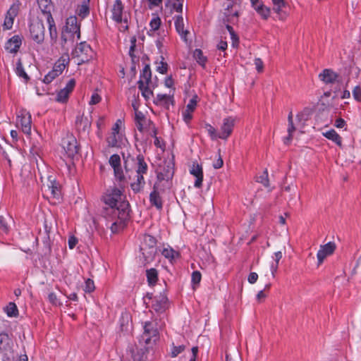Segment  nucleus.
Here are the masks:
<instances>
[{
    "instance_id": "nucleus-1",
    "label": "nucleus",
    "mask_w": 361,
    "mask_h": 361,
    "mask_svg": "<svg viewBox=\"0 0 361 361\" xmlns=\"http://www.w3.org/2000/svg\"><path fill=\"white\" fill-rule=\"evenodd\" d=\"M102 200L104 206L101 214L106 219L114 221L111 230L116 233L122 230L130 219V204L126 200L123 192L116 187L107 189Z\"/></svg>"
},
{
    "instance_id": "nucleus-2",
    "label": "nucleus",
    "mask_w": 361,
    "mask_h": 361,
    "mask_svg": "<svg viewBox=\"0 0 361 361\" xmlns=\"http://www.w3.org/2000/svg\"><path fill=\"white\" fill-rule=\"evenodd\" d=\"M143 300L147 307L152 301V308L158 314L164 313L169 307V299L164 293L156 296L152 293H147L143 297Z\"/></svg>"
},
{
    "instance_id": "nucleus-3",
    "label": "nucleus",
    "mask_w": 361,
    "mask_h": 361,
    "mask_svg": "<svg viewBox=\"0 0 361 361\" xmlns=\"http://www.w3.org/2000/svg\"><path fill=\"white\" fill-rule=\"evenodd\" d=\"M75 35L78 39L80 37V25L75 16H70L66 19V25L61 32V44H65L68 41H74Z\"/></svg>"
},
{
    "instance_id": "nucleus-4",
    "label": "nucleus",
    "mask_w": 361,
    "mask_h": 361,
    "mask_svg": "<svg viewBox=\"0 0 361 361\" xmlns=\"http://www.w3.org/2000/svg\"><path fill=\"white\" fill-rule=\"evenodd\" d=\"M143 329L144 331L142 337L147 345L155 344L159 340V331L157 319L145 322L143 323Z\"/></svg>"
},
{
    "instance_id": "nucleus-5",
    "label": "nucleus",
    "mask_w": 361,
    "mask_h": 361,
    "mask_svg": "<svg viewBox=\"0 0 361 361\" xmlns=\"http://www.w3.org/2000/svg\"><path fill=\"white\" fill-rule=\"evenodd\" d=\"M13 349V342L12 339L6 333L0 334V354L2 355V360L4 359H12V352Z\"/></svg>"
},
{
    "instance_id": "nucleus-6",
    "label": "nucleus",
    "mask_w": 361,
    "mask_h": 361,
    "mask_svg": "<svg viewBox=\"0 0 361 361\" xmlns=\"http://www.w3.org/2000/svg\"><path fill=\"white\" fill-rule=\"evenodd\" d=\"M44 26L42 20H35L30 24V37L37 44H42L44 40Z\"/></svg>"
},
{
    "instance_id": "nucleus-7",
    "label": "nucleus",
    "mask_w": 361,
    "mask_h": 361,
    "mask_svg": "<svg viewBox=\"0 0 361 361\" xmlns=\"http://www.w3.org/2000/svg\"><path fill=\"white\" fill-rule=\"evenodd\" d=\"M147 351V348L130 346L126 349V354L122 355L121 361H130V359L133 361H143Z\"/></svg>"
},
{
    "instance_id": "nucleus-8",
    "label": "nucleus",
    "mask_w": 361,
    "mask_h": 361,
    "mask_svg": "<svg viewBox=\"0 0 361 361\" xmlns=\"http://www.w3.org/2000/svg\"><path fill=\"white\" fill-rule=\"evenodd\" d=\"M63 148L68 158L73 159L78 154L80 145L76 138L70 135L63 140Z\"/></svg>"
},
{
    "instance_id": "nucleus-9",
    "label": "nucleus",
    "mask_w": 361,
    "mask_h": 361,
    "mask_svg": "<svg viewBox=\"0 0 361 361\" xmlns=\"http://www.w3.org/2000/svg\"><path fill=\"white\" fill-rule=\"evenodd\" d=\"M235 125V119L232 117H227L223 120V124L218 134V138L226 140L232 133Z\"/></svg>"
},
{
    "instance_id": "nucleus-10",
    "label": "nucleus",
    "mask_w": 361,
    "mask_h": 361,
    "mask_svg": "<svg viewBox=\"0 0 361 361\" xmlns=\"http://www.w3.org/2000/svg\"><path fill=\"white\" fill-rule=\"evenodd\" d=\"M336 250V244L333 242H329L328 243L321 245L320 249L317 252V257L318 259V265L323 263L324 259L332 255Z\"/></svg>"
},
{
    "instance_id": "nucleus-11",
    "label": "nucleus",
    "mask_w": 361,
    "mask_h": 361,
    "mask_svg": "<svg viewBox=\"0 0 361 361\" xmlns=\"http://www.w3.org/2000/svg\"><path fill=\"white\" fill-rule=\"evenodd\" d=\"M92 121L90 118L88 116H85L83 114L76 116L75 127L80 133H88Z\"/></svg>"
},
{
    "instance_id": "nucleus-12",
    "label": "nucleus",
    "mask_w": 361,
    "mask_h": 361,
    "mask_svg": "<svg viewBox=\"0 0 361 361\" xmlns=\"http://www.w3.org/2000/svg\"><path fill=\"white\" fill-rule=\"evenodd\" d=\"M159 184L155 183L153 185V190L149 194V202L151 205L154 206L158 210H161L163 208V202L159 192L158 191Z\"/></svg>"
},
{
    "instance_id": "nucleus-13",
    "label": "nucleus",
    "mask_w": 361,
    "mask_h": 361,
    "mask_svg": "<svg viewBox=\"0 0 361 361\" xmlns=\"http://www.w3.org/2000/svg\"><path fill=\"white\" fill-rule=\"evenodd\" d=\"M18 118V123L20 125L23 132L25 134H30L32 124L30 114L29 112H23Z\"/></svg>"
},
{
    "instance_id": "nucleus-14",
    "label": "nucleus",
    "mask_w": 361,
    "mask_h": 361,
    "mask_svg": "<svg viewBox=\"0 0 361 361\" xmlns=\"http://www.w3.org/2000/svg\"><path fill=\"white\" fill-rule=\"evenodd\" d=\"M48 189L51 192V197L57 200L61 198V186L52 176L48 177Z\"/></svg>"
},
{
    "instance_id": "nucleus-15",
    "label": "nucleus",
    "mask_w": 361,
    "mask_h": 361,
    "mask_svg": "<svg viewBox=\"0 0 361 361\" xmlns=\"http://www.w3.org/2000/svg\"><path fill=\"white\" fill-rule=\"evenodd\" d=\"M21 44V37L19 35H14L6 42L5 49L9 53L16 54L18 51Z\"/></svg>"
},
{
    "instance_id": "nucleus-16",
    "label": "nucleus",
    "mask_w": 361,
    "mask_h": 361,
    "mask_svg": "<svg viewBox=\"0 0 361 361\" xmlns=\"http://www.w3.org/2000/svg\"><path fill=\"white\" fill-rule=\"evenodd\" d=\"M190 172L192 175L196 177L194 186L197 188H201L203 181V170L202 166L194 163L192 169L190 170Z\"/></svg>"
},
{
    "instance_id": "nucleus-17",
    "label": "nucleus",
    "mask_w": 361,
    "mask_h": 361,
    "mask_svg": "<svg viewBox=\"0 0 361 361\" xmlns=\"http://www.w3.org/2000/svg\"><path fill=\"white\" fill-rule=\"evenodd\" d=\"M18 14V6L15 5H12L10 8L8 10L4 22V28L5 30H9L12 27L13 24L14 18Z\"/></svg>"
},
{
    "instance_id": "nucleus-18",
    "label": "nucleus",
    "mask_w": 361,
    "mask_h": 361,
    "mask_svg": "<svg viewBox=\"0 0 361 361\" xmlns=\"http://www.w3.org/2000/svg\"><path fill=\"white\" fill-rule=\"evenodd\" d=\"M157 247H140V251L142 252L143 257V265L146 266L154 260L157 255Z\"/></svg>"
},
{
    "instance_id": "nucleus-19",
    "label": "nucleus",
    "mask_w": 361,
    "mask_h": 361,
    "mask_svg": "<svg viewBox=\"0 0 361 361\" xmlns=\"http://www.w3.org/2000/svg\"><path fill=\"white\" fill-rule=\"evenodd\" d=\"M137 85L138 89L141 91L142 97L147 101L149 99L151 96H153V90L151 88L154 89L157 86V84L145 85L142 80H139L137 81Z\"/></svg>"
},
{
    "instance_id": "nucleus-20",
    "label": "nucleus",
    "mask_w": 361,
    "mask_h": 361,
    "mask_svg": "<svg viewBox=\"0 0 361 361\" xmlns=\"http://www.w3.org/2000/svg\"><path fill=\"white\" fill-rule=\"evenodd\" d=\"M123 5L121 0H116L111 10L112 19L118 23L122 22Z\"/></svg>"
},
{
    "instance_id": "nucleus-21",
    "label": "nucleus",
    "mask_w": 361,
    "mask_h": 361,
    "mask_svg": "<svg viewBox=\"0 0 361 361\" xmlns=\"http://www.w3.org/2000/svg\"><path fill=\"white\" fill-rule=\"evenodd\" d=\"M173 169L170 164L164 166L162 169H161V171L157 173V181H169L171 180L173 176Z\"/></svg>"
},
{
    "instance_id": "nucleus-22",
    "label": "nucleus",
    "mask_w": 361,
    "mask_h": 361,
    "mask_svg": "<svg viewBox=\"0 0 361 361\" xmlns=\"http://www.w3.org/2000/svg\"><path fill=\"white\" fill-rule=\"evenodd\" d=\"M338 75L331 69H324L319 75V78L325 84H332L336 81Z\"/></svg>"
},
{
    "instance_id": "nucleus-23",
    "label": "nucleus",
    "mask_w": 361,
    "mask_h": 361,
    "mask_svg": "<svg viewBox=\"0 0 361 361\" xmlns=\"http://www.w3.org/2000/svg\"><path fill=\"white\" fill-rule=\"evenodd\" d=\"M238 0H226L224 4L225 6V12H224V21L229 23L231 21L232 17L238 18L239 13L238 11L234 12L233 14L231 13L230 10L233 7V6L237 3Z\"/></svg>"
},
{
    "instance_id": "nucleus-24",
    "label": "nucleus",
    "mask_w": 361,
    "mask_h": 361,
    "mask_svg": "<svg viewBox=\"0 0 361 361\" xmlns=\"http://www.w3.org/2000/svg\"><path fill=\"white\" fill-rule=\"evenodd\" d=\"M154 103L156 105H162L165 108L169 109V104H174L173 95L158 94L154 101Z\"/></svg>"
},
{
    "instance_id": "nucleus-25",
    "label": "nucleus",
    "mask_w": 361,
    "mask_h": 361,
    "mask_svg": "<svg viewBox=\"0 0 361 361\" xmlns=\"http://www.w3.org/2000/svg\"><path fill=\"white\" fill-rule=\"evenodd\" d=\"M135 161V167L136 173H147L148 171V166L142 154H139L135 159H133Z\"/></svg>"
},
{
    "instance_id": "nucleus-26",
    "label": "nucleus",
    "mask_w": 361,
    "mask_h": 361,
    "mask_svg": "<svg viewBox=\"0 0 361 361\" xmlns=\"http://www.w3.org/2000/svg\"><path fill=\"white\" fill-rule=\"evenodd\" d=\"M146 173H137L136 180L130 184V188L134 193H139L143 190L145 185V180L144 178V175Z\"/></svg>"
},
{
    "instance_id": "nucleus-27",
    "label": "nucleus",
    "mask_w": 361,
    "mask_h": 361,
    "mask_svg": "<svg viewBox=\"0 0 361 361\" xmlns=\"http://www.w3.org/2000/svg\"><path fill=\"white\" fill-rule=\"evenodd\" d=\"M40 249L42 250V254L44 256H49L51 253L50 238L49 232L47 230V227L45 228V233L42 237V244L40 247Z\"/></svg>"
},
{
    "instance_id": "nucleus-28",
    "label": "nucleus",
    "mask_w": 361,
    "mask_h": 361,
    "mask_svg": "<svg viewBox=\"0 0 361 361\" xmlns=\"http://www.w3.org/2000/svg\"><path fill=\"white\" fill-rule=\"evenodd\" d=\"M69 61L68 55L62 56L55 62L52 69H54L60 75L68 65Z\"/></svg>"
},
{
    "instance_id": "nucleus-29",
    "label": "nucleus",
    "mask_w": 361,
    "mask_h": 361,
    "mask_svg": "<svg viewBox=\"0 0 361 361\" xmlns=\"http://www.w3.org/2000/svg\"><path fill=\"white\" fill-rule=\"evenodd\" d=\"M288 135L284 137L283 139V143L286 145H288L292 140H293V133L295 131V128L293 124V114L292 112H290L288 116Z\"/></svg>"
},
{
    "instance_id": "nucleus-30",
    "label": "nucleus",
    "mask_w": 361,
    "mask_h": 361,
    "mask_svg": "<svg viewBox=\"0 0 361 361\" xmlns=\"http://www.w3.org/2000/svg\"><path fill=\"white\" fill-rule=\"evenodd\" d=\"M175 27L177 32L181 36V37L186 39V36L188 34V31L184 30L183 18L181 15L176 16Z\"/></svg>"
},
{
    "instance_id": "nucleus-31",
    "label": "nucleus",
    "mask_w": 361,
    "mask_h": 361,
    "mask_svg": "<svg viewBox=\"0 0 361 361\" xmlns=\"http://www.w3.org/2000/svg\"><path fill=\"white\" fill-rule=\"evenodd\" d=\"M37 3L42 13L45 17H48V15H51L53 5L51 4V0H37Z\"/></svg>"
},
{
    "instance_id": "nucleus-32",
    "label": "nucleus",
    "mask_w": 361,
    "mask_h": 361,
    "mask_svg": "<svg viewBox=\"0 0 361 361\" xmlns=\"http://www.w3.org/2000/svg\"><path fill=\"white\" fill-rule=\"evenodd\" d=\"M140 80H142L145 85L153 84L152 82V71L149 64H146L142 70L140 75Z\"/></svg>"
},
{
    "instance_id": "nucleus-33",
    "label": "nucleus",
    "mask_w": 361,
    "mask_h": 361,
    "mask_svg": "<svg viewBox=\"0 0 361 361\" xmlns=\"http://www.w3.org/2000/svg\"><path fill=\"white\" fill-rule=\"evenodd\" d=\"M147 281L149 286H154L158 281V271L154 268L146 270Z\"/></svg>"
},
{
    "instance_id": "nucleus-34",
    "label": "nucleus",
    "mask_w": 361,
    "mask_h": 361,
    "mask_svg": "<svg viewBox=\"0 0 361 361\" xmlns=\"http://www.w3.org/2000/svg\"><path fill=\"white\" fill-rule=\"evenodd\" d=\"M147 119L142 112H137L135 114V123L137 129L142 133L144 131V126L147 124Z\"/></svg>"
},
{
    "instance_id": "nucleus-35",
    "label": "nucleus",
    "mask_w": 361,
    "mask_h": 361,
    "mask_svg": "<svg viewBox=\"0 0 361 361\" xmlns=\"http://www.w3.org/2000/svg\"><path fill=\"white\" fill-rule=\"evenodd\" d=\"M47 21L49 24V35L52 40L56 41L58 37L57 30L55 25L54 20L52 17V15H48V17H46Z\"/></svg>"
},
{
    "instance_id": "nucleus-36",
    "label": "nucleus",
    "mask_w": 361,
    "mask_h": 361,
    "mask_svg": "<svg viewBox=\"0 0 361 361\" xmlns=\"http://www.w3.org/2000/svg\"><path fill=\"white\" fill-rule=\"evenodd\" d=\"M157 240L153 235L149 234H145L143 235V240L140 247H157Z\"/></svg>"
},
{
    "instance_id": "nucleus-37",
    "label": "nucleus",
    "mask_w": 361,
    "mask_h": 361,
    "mask_svg": "<svg viewBox=\"0 0 361 361\" xmlns=\"http://www.w3.org/2000/svg\"><path fill=\"white\" fill-rule=\"evenodd\" d=\"M324 135L329 140H332L334 142L336 145L341 147L342 145V140L341 137L334 130H330L324 133Z\"/></svg>"
},
{
    "instance_id": "nucleus-38",
    "label": "nucleus",
    "mask_w": 361,
    "mask_h": 361,
    "mask_svg": "<svg viewBox=\"0 0 361 361\" xmlns=\"http://www.w3.org/2000/svg\"><path fill=\"white\" fill-rule=\"evenodd\" d=\"M255 10L264 20H267L270 16V8L265 6L263 4H259L258 6H255Z\"/></svg>"
},
{
    "instance_id": "nucleus-39",
    "label": "nucleus",
    "mask_w": 361,
    "mask_h": 361,
    "mask_svg": "<svg viewBox=\"0 0 361 361\" xmlns=\"http://www.w3.org/2000/svg\"><path fill=\"white\" fill-rule=\"evenodd\" d=\"M161 254L163 256H164L166 258L169 259L171 262L173 259H175L176 258H178L180 257V254L178 252L175 251L172 248H164Z\"/></svg>"
},
{
    "instance_id": "nucleus-40",
    "label": "nucleus",
    "mask_w": 361,
    "mask_h": 361,
    "mask_svg": "<svg viewBox=\"0 0 361 361\" xmlns=\"http://www.w3.org/2000/svg\"><path fill=\"white\" fill-rule=\"evenodd\" d=\"M7 315L10 317H16L18 315V310L14 302H9L8 305L4 308Z\"/></svg>"
},
{
    "instance_id": "nucleus-41",
    "label": "nucleus",
    "mask_w": 361,
    "mask_h": 361,
    "mask_svg": "<svg viewBox=\"0 0 361 361\" xmlns=\"http://www.w3.org/2000/svg\"><path fill=\"white\" fill-rule=\"evenodd\" d=\"M202 279V274L199 271H194L192 273L191 276V283L192 289L195 290L197 287L200 285V283Z\"/></svg>"
},
{
    "instance_id": "nucleus-42",
    "label": "nucleus",
    "mask_w": 361,
    "mask_h": 361,
    "mask_svg": "<svg viewBox=\"0 0 361 361\" xmlns=\"http://www.w3.org/2000/svg\"><path fill=\"white\" fill-rule=\"evenodd\" d=\"M194 56L200 65L204 66L207 62V58L203 55L201 49H196L194 51Z\"/></svg>"
},
{
    "instance_id": "nucleus-43",
    "label": "nucleus",
    "mask_w": 361,
    "mask_h": 361,
    "mask_svg": "<svg viewBox=\"0 0 361 361\" xmlns=\"http://www.w3.org/2000/svg\"><path fill=\"white\" fill-rule=\"evenodd\" d=\"M70 92L65 89H61L56 95V101L61 103H66L69 97Z\"/></svg>"
},
{
    "instance_id": "nucleus-44",
    "label": "nucleus",
    "mask_w": 361,
    "mask_h": 361,
    "mask_svg": "<svg viewBox=\"0 0 361 361\" xmlns=\"http://www.w3.org/2000/svg\"><path fill=\"white\" fill-rule=\"evenodd\" d=\"M16 72L19 77L24 78L26 82L30 80V77L25 73L24 68L22 65V63L20 61L16 64Z\"/></svg>"
},
{
    "instance_id": "nucleus-45",
    "label": "nucleus",
    "mask_w": 361,
    "mask_h": 361,
    "mask_svg": "<svg viewBox=\"0 0 361 361\" xmlns=\"http://www.w3.org/2000/svg\"><path fill=\"white\" fill-rule=\"evenodd\" d=\"M91 47L87 44L86 42H80L76 49V53L78 54L79 53H84L86 55L88 54L89 52H92Z\"/></svg>"
},
{
    "instance_id": "nucleus-46",
    "label": "nucleus",
    "mask_w": 361,
    "mask_h": 361,
    "mask_svg": "<svg viewBox=\"0 0 361 361\" xmlns=\"http://www.w3.org/2000/svg\"><path fill=\"white\" fill-rule=\"evenodd\" d=\"M58 76H59V73L54 69H52L44 76L42 81L45 84H49Z\"/></svg>"
},
{
    "instance_id": "nucleus-47",
    "label": "nucleus",
    "mask_w": 361,
    "mask_h": 361,
    "mask_svg": "<svg viewBox=\"0 0 361 361\" xmlns=\"http://www.w3.org/2000/svg\"><path fill=\"white\" fill-rule=\"evenodd\" d=\"M161 61L159 63V65L156 68V71L161 74H166L168 71V63L164 61V58L161 56Z\"/></svg>"
},
{
    "instance_id": "nucleus-48",
    "label": "nucleus",
    "mask_w": 361,
    "mask_h": 361,
    "mask_svg": "<svg viewBox=\"0 0 361 361\" xmlns=\"http://www.w3.org/2000/svg\"><path fill=\"white\" fill-rule=\"evenodd\" d=\"M109 162L113 169L118 168V166H121L120 156L116 154L111 155L109 158Z\"/></svg>"
},
{
    "instance_id": "nucleus-49",
    "label": "nucleus",
    "mask_w": 361,
    "mask_h": 361,
    "mask_svg": "<svg viewBox=\"0 0 361 361\" xmlns=\"http://www.w3.org/2000/svg\"><path fill=\"white\" fill-rule=\"evenodd\" d=\"M274 255H275L276 264H273L271 265V272H272L273 276H274V274L277 271V269H278V267H279V262L280 259L282 258V256H283L282 255V252L281 251L275 252Z\"/></svg>"
},
{
    "instance_id": "nucleus-50",
    "label": "nucleus",
    "mask_w": 361,
    "mask_h": 361,
    "mask_svg": "<svg viewBox=\"0 0 361 361\" xmlns=\"http://www.w3.org/2000/svg\"><path fill=\"white\" fill-rule=\"evenodd\" d=\"M12 359L6 360L4 359V361H27L28 358L26 354L18 355L15 353V350L12 352Z\"/></svg>"
},
{
    "instance_id": "nucleus-51",
    "label": "nucleus",
    "mask_w": 361,
    "mask_h": 361,
    "mask_svg": "<svg viewBox=\"0 0 361 361\" xmlns=\"http://www.w3.org/2000/svg\"><path fill=\"white\" fill-rule=\"evenodd\" d=\"M9 231V226L3 216H0V233H8Z\"/></svg>"
},
{
    "instance_id": "nucleus-52",
    "label": "nucleus",
    "mask_w": 361,
    "mask_h": 361,
    "mask_svg": "<svg viewBox=\"0 0 361 361\" xmlns=\"http://www.w3.org/2000/svg\"><path fill=\"white\" fill-rule=\"evenodd\" d=\"M257 181L261 183L265 187H268L269 185L268 173L267 170L263 173V174L257 178Z\"/></svg>"
},
{
    "instance_id": "nucleus-53",
    "label": "nucleus",
    "mask_w": 361,
    "mask_h": 361,
    "mask_svg": "<svg viewBox=\"0 0 361 361\" xmlns=\"http://www.w3.org/2000/svg\"><path fill=\"white\" fill-rule=\"evenodd\" d=\"M106 142L108 143V146L111 147H116L118 143L117 137H116V132L111 133V134L106 138Z\"/></svg>"
},
{
    "instance_id": "nucleus-54",
    "label": "nucleus",
    "mask_w": 361,
    "mask_h": 361,
    "mask_svg": "<svg viewBox=\"0 0 361 361\" xmlns=\"http://www.w3.org/2000/svg\"><path fill=\"white\" fill-rule=\"evenodd\" d=\"M197 103V96L194 95L189 101V103L186 106V109L188 111H194Z\"/></svg>"
},
{
    "instance_id": "nucleus-55",
    "label": "nucleus",
    "mask_w": 361,
    "mask_h": 361,
    "mask_svg": "<svg viewBox=\"0 0 361 361\" xmlns=\"http://www.w3.org/2000/svg\"><path fill=\"white\" fill-rule=\"evenodd\" d=\"M185 349V345H180L178 346H176L173 344V348L171 350V357H177L180 353H181Z\"/></svg>"
},
{
    "instance_id": "nucleus-56",
    "label": "nucleus",
    "mask_w": 361,
    "mask_h": 361,
    "mask_svg": "<svg viewBox=\"0 0 361 361\" xmlns=\"http://www.w3.org/2000/svg\"><path fill=\"white\" fill-rule=\"evenodd\" d=\"M149 25L151 27L152 30H157L161 25L160 18L159 16H157L156 18H152L149 23Z\"/></svg>"
},
{
    "instance_id": "nucleus-57",
    "label": "nucleus",
    "mask_w": 361,
    "mask_h": 361,
    "mask_svg": "<svg viewBox=\"0 0 361 361\" xmlns=\"http://www.w3.org/2000/svg\"><path fill=\"white\" fill-rule=\"evenodd\" d=\"M114 172L115 178L120 182H122L125 180V176L121 166H118V168L114 169Z\"/></svg>"
},
{
    "instance_id": "nucleus-58",
    "label": "nucleus",
    "mask_w": 361,
    "mask_h": 361,
    "mask_svg": "<svg viewBox=\"0 0 361 361\" xmlns=\"http://www.w3.org/2000/svg\"><path fill=\"white\" fill-rule=\"evenodd\" d=\"M95 286L93 280L88 279L85 281L84 290L85 293H92L94 290Z\"/></svg>"
},
{
    "instance_id": "nucleus-59",
    "label": "nucleus",
    "mask_w": 361,
    "mask_h": 361,
    "mask_svg": "<svg viewBox=\"0 0 361 361\" xmlns=\"http://www.w3.org/2000/svg\"><path fill=\"white\" fill-rule=\"evenodd\" d=\"M205 128L207 129L208 133L209 134L212 140H215L218 137V135L216 134V129L210 124L206 123Z\"/></svg>"
},
{
    "instance_id": "nucleus-60",
    "label": "nucleus",
    "mask_w": 361,
    "mask_h": 361,
    "mask_svg": "<svg viewBox=\"0 0 361 361\" xmlns=\"http://www.w3.org/2000/svg\"><path fill=\"white\" fill-rule=\"evenodd\" d=\"M89 13H90V9H89L88 6H87V5H82L79 8L78 11V14L79 15V16H80L82 18H85L89 14Z\"/></svg>"
},
{
    "instance_id": "nucleus-61",
    "label": "nucleus",
    "mask_w": 361,
    "mask_h": 361,
    "mask_svg": "<svg viewBox=\"0 0 361 361\" xmlns=\"http://www.w3.org/2000/svg\"><path fill=\"white\" fill-rule=\"evenodd\" d=\"M183 0H174L172 4V8L178 13L183 12Z\"/></svg>"
},
{
    "instance_id": "nucleus-62",
    "label": "nucleus",
    "mask_w": 361,
    "mask_h": 361,
    "mask_svg": "<svg viewBox=\"0 0 361 361\" xmlns=\"http://www.w3.org/2000/svg\"><path fill=\"white\" fill-rule=\"evenodd\" d=\"M353 98L359 102H361V87L360 85H357L353 90Z\"/></svg>"
},
{
    "instance_id": "nucleus-63",
    "label": "nucleus",
    "mask_w": 361,
    "mask_h": 361,
    "mask_svg": "<svg viewBox=\"0 0 361 361\" xmlns=\"http://www.w3.org/2000/svg\"><path fill=\"white\" fill-rule=\"evenodd\" d=\"M138 61V59H131V67L130 70V73L131 74V78H135L137 74L136 70V63Z\"/></svg>"
},
{
    "instance_id": "nucleus-64",
    "label": "nucleus",
    "mask_w": 361,
    "mask_h": 361,
    "mask_svg": "<svg viewBox=\"0 0 361 361\" xmlns=\"http://www.w3.org/2000/svg\"><path fill=\"white\" fill-rule=\"evenodd\" d=\"M183 121L186 123H189L192 118V111H188V109H185V111H183Z\"/></svg>"
}]
</instances>
